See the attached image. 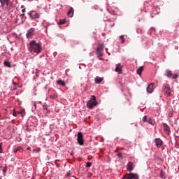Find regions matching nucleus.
<instances>
[{"mask_svg":"<svg viewBox=\"0 0 179 179\" xmlns=\"http://www.w3.org/2000/svg\"><path fill=\"white\" fill-rule=\"evenodd\" d=\"M43 47L41 46V43L32 40L29 42L28 45L29 52L32 54V55H38L41 52Z\"/></svg>","mask_w":179,"mask_h":179,"instance_id":"obj_1","label":"nucleus"},{"mask_svg":"<svg viewBox=\"0 0 179 179\" xmlns=\"http://www.w3.org/2000/svg\"><path fill=\"white\" fill-rule=\"evenodd\" d=\"M97 105V101H96V96L92 95L91 99L89 100L87 103V108H93V107H96Z\"/></svg>","mask_w":179,"mask_h":179,"instance_id":"obj_2","label":"nucleus"},{"mask_svg":"<svg viewBox=\"0 0 179 179\" xmlns=\"http://www.w3.org/2000/svg\"><path fill=\"white\" fill-rule=\"evenodd\" d=\"M29 16H30L31 19L34 20V19H40L41 14L38 13L37 12L34 10H31L29 13H28Z\"/></svg>","mask_w":179,"mask_h":179,"instance_id":"obj_3","label":"nucleus"},{"mask_svg":"<svg viewBox=\"0 0 179 179\" xmlns=\"http://www.w3.org/2000/svg\"><path fill=\"white\" fill-rule=\"evenodd\" d=\"M122 179H139V176L136 173H130L126 174Z\"/></svg>","mask_w":179,"mask_h":179,"instance_id":"obj_4","label":"nucleus"},{"mask_svg":"<svg viewBox=\"0 0 179 179\" xmlns=\"http://www.w3.org/2000/svg\"><path fill=\"white\" fill-rule=\"evenodd\" d=\"M77 142L78 145H83L85 143V141H83V134L82 132L78 133Z\"/></svg>","mask_w":179,"mask_h":179,"instance_id":"obj_5","label":"nucleus"},{"mask_svg":"<svg viewBox=\"0 0 179 179\" xmlns=\"http://www.w3.org/2000/svg\"><path fill=\"white\" fill-rule=\"evenodd\" d=\"M34 33H36V29L34 28H31L27 31L26 34L27 38H33L34 36Z\"/></svg>","mask_w":179,"mask_h":179,"instance_id":"obj_6","label":"nucleus"},{"mask_svg":"<svg viewBox=\"0 0 179 179\" xmlns=\"http://www.w3.org/2000/svg\"><path fill=\"white\" fill-rule=\"evenodd\" d=\"M163 87L164 93H166V94L168 96H171V90L170 89V85L168 84H164Z\"/></svg>","mask_w":179,"mask_h":179,"instance_id":"obj_7","label":"nucleus"},{"mask_svg":"<svg viewBox=\"0 0 179 179\" xmlns=\"http://www.w3.org/2000/svg\"><path fill=\"white\" fill-rule=\"evenodd\" d=\"M166 76H167V78H169L170 79H176L178 77V76L177 75L174 76L170 70H166Z\"/></svg>","mask_w":179,"mask_h":179,"instance_id":"obj_8","label":"nucleus"},{"mask_svg":"<svg viewBox=\"0 0 179 179\" xmlns=\"http://www.w3.org/2000/svg\"><path fill=\"white\" fill-rule=\"evenodd\" d=\"M155 142L157 148H162V145H163V141H162V139H160L159 138H155Z\"/></svg>","mask_w":179,"mask_h":179,"instance_id":"obj_9","label":"nucleus"},{"mask_svg":"<svg viewBox=\"0 0 179 179\" xmlns=\"http://www.w3.org/2000/svg\"><path fill=\"white\" fill-rule=\"evenodd\" d=\"M115 72H118L119 75L122 73V66H121V64H116Z\"/></svg>","mask_w":179,"mask_h":179,"instance_id":"obj_10","label":"nucleus"},{"mask_svg":"<svg viewBox=\"0 0 179 179\" xmlns=\"http://www.w3.org/2000/svg\"><path fill=\"white\" fill-rule=\"evenodd\" d=\"M164 131L168 134L170 135V127L167 125V124L164 123L163 124Z\"/></svg>","mask_w":179,"mask_h":179,"instance_id":"obj_11","label":"nucleus"},{"mask_svg":"<svg viewBox=\"0 0 179 179\" xmlns=\"http://www.w3.org/2000/svg\"><path fill=\"white\" fill-rule=\"evenodd\" d=\"M134 170V162H129L127 164V171H132Z\"/></svg>","mask_w":179,"mask_h":179,"instance_id":"obj_12","label":"nucleus"},{"mask_svg":"<svg viewBox=\"0 0 179 179\" xmlns=\"http://www.w3.org/2000/svg\"><path fill=\"white\" fill-rule=\"evenodd\" d=\"M147 92L148 93H153V83L148 85Z\"/></svg>","mask_w":179,"mask_h":179,"instance_id":"obj_13","label":"nucleus"},{"mask_svg":"<svg viewBox=\"0 0 179 179\" xmlns=\"http://www.w3.org/2000/svg\"><path fill=\"white\" fill-rule=\"evenodd\" d=\"M97 51H104V45L103 43H99L96 48Z\"/></svg>","mask_w":179,"mask_h":179,"instance_id":"obj_14","label":"nucleus"},{"mask_svg":"<svg viewBox=\"0 0 179 179\" xmlns=\"http://www.w3.org/2000/svg\"><path fill=\"white\" fill-rule=\"evenodd\" d=\"M69 17H72L73 16V8L71 7L69 11L67 13Z\"/></svg>","mask_w":179,"mask_h":179,"instance_id":"obj_15","label":"nucleus"},{"mask_svg":"<svg viewBox=\"0 0 179 179\" xmlns=\"http://www.w3.org/2000/svg\"><path fill=\"white\" fill-rule=\"evenodd\" d=\"M94 82H95V83L100 84V83H101V82H103V78H101L100 77H96L94 79Z\"/></svg>","mask_w":179,"mask_h":179,"instance_id":"obj_16","label":"nucleus"},{"mask_svg":"<svg viewBox=\"0 0 179 179\" xmlns=\"http://www.w3.org/2000/svg\"><path fill=\"white\" fill-rule=\"evenodd\" d=\"M56 83L57 85H60V86H65V81L62 80H59L56 81Z\"/></svg>","mask_w":179,"mask_h":179,"instance_id":"obj_17","label":"nucleus"},{"mask_svg":"<svg viewBox=\"0 0 179 179\" xmlns=\"http://www.w3.org/2000/svg\"><path fill=\"white\" fill-rule=\"evenodd\" d=\"M6 9L8 10H10L12 9V3H10V1H8V3H6Z\"/></svg>","mask_w":179,"mask_h":179,"instance_id":"obj_18","label":"nucleus"},{"mask_svg":"<svg viewBox=\"0 0 179 179\" xmlns=\"http://www.w3.org/2000/svg\"><path fill=\"white\" fill-rule=\"evenodd\" d=\"M10 0H0L1 6H5L6 3L9 2Z\"/></svg>","mask_w":179,"mask_h":179,"instance_id":"obj_19","label":"nucleus"},{"mask_svg":"<svg viewBox=\"0 0 179 179\" xmlns=\"http://www.w3.org/2000/svg\"><path fill=\"white\" fill-rule=\"evenodd\" d=\"M143 71V66H141L136 71L138 75H142V72Z\"/></svg>","mask_w":179,"mask_h":179,"instance_id":"obj_20","label":"nucleus"},{"mask_svg":"<svg viewBox=\"0 0 179 179\" xmlns=\"http://www.w3.org/2000/svg\"><path fill=\"white\" fill-rule=\"evenodd\" d=\"M23 150V148L20 146L17 147V148L13 150L14 153H16L17 152H22Z\"/></svg>","mask_w":179,"mask_h":179,"instance_id":"obj_21","label":"nucleus"},{"mask_svg":"<svg viewBox=\"0 0 179 179\" xmlns=\"http://www.w3.org/2000/svg\"><path fill=\"white\" fill-rule=\"evenodd\" d=\"M147 122H148V124H150V125H155V120H153L152 118H149L147 120Z\"/></svg>","mask_w":179,"mask_h":179,"instance_id":"obj_22","label":"nucleus"},{"mask_svg":"<svg viewBox=\"0 0 179 179\" xmlns=\"http://www.w3.org/2000/svg\"><path fill=\"white\" fill-rule=\"evenodd\" d=\"M3 64L5 66H7V68H10V62L8 61H4Z\"/></svg>","mask_w":179,"mask_h":179,"instance_id":"obj_23","label":"nucleus"},{"mask_svg":"<svg viewBox=\"0 0 179 179\" xmlns=\"http://www.w3.org/2000/svg\"><path fill=\"white\" fill-rule=\"evenodd\" d=\"M96 55L98 57H103V50H96Z\"/></svg>","mask_w":179,"mask_h":179,"instance_id":"obj_24","label":"nucleus"},{"mask_svg":"<svg viewBox=\"0 0 179 179\" xmlns=\"http://www.w3.org/2000/svg\"><path fill=\"white\" fill-rule=\"evenodd\" d=\"M20 114L22 117H24V115H26V110L24 109H22L21 111H20Z\"/></svg>","mask_w":179,"mask_h":179,"instance_id":"obj_25","label":"nucleus"},{"mask_svg":"<svg viewBox=\"0 0 179 179\" xmlns=\"http://www.w3.org/2000/svg\"><path fill=\"white\" fill-rule=\"evenodd\" d=\"M64 23H66V19H62L59 22V24H64Z\"/></svg>","mask_w":179,"mask_h":179,"instance_id":"obj_26","label":"nucleus"},{"mask_svg":"<svg viewBox=\"0 0 179 179\" xmlns=\"http://www.w3.org/2000/svg\"><path fill=\"white\" fill-rule=\"evenodd\" d=\"M20 114L19 111H16L15 109L13 110V115L14 117H17V115Z\"/></svg>","mask_w":179,"mask_h":179,"instance_id":"obj_27","label":"nucleus"},{"mask_svg":"<svg viewBox=\"0 0 179 179\" xmlns=\"http://www.w3.org/2000/svg\"><path fill=\"white\" fill-rule=\"evenodd\" d=\"M120 40H121V43H122V44H124V43H125V39L124 38V35H121V36H120Z\"/></svg>","mask_w":179,"mask_h":179,"instance_id":"obj_28","label":"nucleus"},{"mask_svg":"<svg viewBox=\"0 0 179 179\" xmlns=\"http://www.w3.org/2000/svg\"><path fill=\"white\" fill-rule=\"evenodd\" d=\"M155 15H157V11L156 10H154L152 11V13H151L152 17H155Z\"/></svg>","mask_w":179,"mask_h":179,"instance_id":"obj_29","label":"nucleus"},{"mask_svg":"<svg viewBox=\"0 0 179 179\" xmlns=\"http://www.w3.org/2000/svg\"><path fill=\"white\" fill-rule=\"evenodd\" d=\"M6 170H8V168L6 166L3 168V176H5V174H6Z\"/></svg>","mask_w":179,"mask_h":179,"instance_id":"obj_30","label":"nucleus"},{"mask_svg":"<svg viewBox=\"0 0 179 179\" xmlns=\"http://www.w3.org/2000/svg\"><path fill=\"white\" fill-rule=\"evenodd\" d=\"M2 143H0V153H3V150H2Z\"/></svg>","mask_w":179,"mask_h":179,"instance_id":"obj_31","label":"nucleus"},{"mask_svg":"<svg viewBox=\"0 0 179 179\" xmlns=\"http://www.w3.org/2000/svg\"><path fill=\"white\" fill-rule=\"evenodd\" d=\"M143 122H146V121L148 122V116H144L143 117Z\"/></svg>","mask_w":179,"mask_h":179,"instance_id":"obj_32","label":"nucleus"},{"mask_svg":"<svg viewBox=\"0 0 179 179\" xmlns=\"http://www.w3.org/2000/svg\"><path fill=\"white\" fill-rule=\"evenodd\" d=\"M160 177L163 178L164 177V172L163 171H161L160 172Z\"/></svg>","mask_w":179,"mask_h":179,"instance_id":"obj_33","label":"nucleus"},{"mask_svg":"<svg viewBox=\"0 0 179 179\" xmlns=\"http://www.w3.org/2000/svg\"><path fill=\"white\" fill-rule=\"evenodd\" d=\"M86 167H92V162H87Z\"/></svg>","mask_w":179,"mask_h":179,"instance_id":"obj_34","label":"nucleus"},{"mask_svg":"<svg viewBox=\"0 0 179 179\" xmlns=\"http://www.w3.org/2000/svg\"><path fill=\"white\" fill-rule=\"evenodd\" d=\"M118 157H120V159H122V153H118L117 154Z\"/></svg>","mask_w":179,"mask_h":179,"instance_id":"obj_35","label":"nucleus"},{"mask_svg":"<svg viewBox=\"0 0 179 179\" xmlns=\"http://www.w3.org/2000/svg\"><path fill=\"white\" fill-rule=\"evenodd\" d=\"M66 176L71 177V172H67Z\"/></svg>","mask_w":179,"mask_h":179,"instance_id":"obj_36","label":"nucleus"},{"mask_svg":"<svg viewBox=\"0 0 179 179\" xmlns=\"http://www.w3.org/2000/svg\"><path fill=\"white\" fill-rule=\"evenodd\" d=\"M22 13H24V12H26V8H22Z\"/></svg>","mask_w":179,"mask_h":179,"instance_id":"obj_37","label":"nucleus"},{"mask_svg":"<svg viewBox=\"0 0 179 179\" xmlns=\"http://www.w3.org/2000/svg\"><path fill=\"white\" fill-rule=\"evenodd\" d=\"M20 17H24V13L21 14V15H20Z\"/></svg>","mask_w":179,"mask_h":179,"instance_id":"obj_38","label":"nucleus"},{"mask_svg":"<svg viewBox=\"0 0 179 179\" xmlns=\"http://www.w3.org/2000/svg\"><path fill=\"white\" fill-rule=\"evenodd\" d=\"M21 9H24V5L21 6Z\"/></svg>","mask_w":179,"mask_h":179,"instance_id":"obj_39","label":"nucleus"},{"mask_svg":"<svg viewBox=\"0 0 179 179\" xmlns=\"http://www.w3.org/2000/svg\"><path fill=\"white\" fill-rule=\"evenodd\" d=\"M27 149H28V150H30V147H29V148H28Z\"/></svg>","mask_w":179,"mask_h":179,"instance_id":"obj_40","label":"nucleus"},{"mask_svg":"<svg viewBox=\"0 0 179 179\" xmlns=\"http://www.w3.org/2000/svg\"><path fill=\"white\" fill-rule=\"evenodd\" d=\"M29 1H33V0H29Z\"/></svg>","mask_w":179,"mask_h":179,"instance_id":"obj_41","label":"nucleus"}]
</instances>
